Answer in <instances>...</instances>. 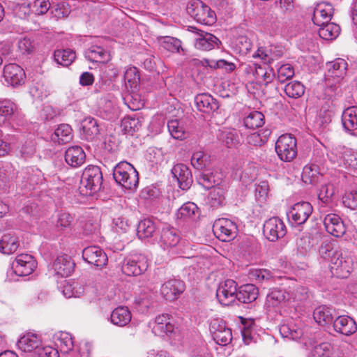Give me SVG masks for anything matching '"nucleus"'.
<instances>
[{
    "instance_id": "4be33fe9",
    "label": "nucleus",
    "mask_w": 357,
    "mask_h": 357,
    "mask_svg": "<svg viewBox=\"0 0 357 357\" xmlns=\"http://www.w3.org/2000/svg\"><path fill=\"white\" fill-rule=\"evenodd\" d=\"M324 225L326 230L335 237H340L345 233V227L341 218L336 214L331 213L325 216Z\"/></svg>"
},
{
    "instance_id": "6e6552de",
    "label": "nucleus",
    "mask_w": 357,
    "mask_h": 357,
    "mask_svg": "<svg viewBox=\"0 0 357 357\" xmlns=\"http://www.w3.org/2000/svg\"><path fill=\"white\" fill-rule=\"evenodd\" d=\"M263 233L269 241L275 242L285 236L287 229L282 220L273 217L264 222Z\"/></svg>"
},
{
    "instance_id": "f03ea898",
    "label": "nucleus",
    "mask_w": 357,
    "mask_h": 357,
    "mask_svg": "<svg viewBox=\"0 0 357 357\" xmlns=\"http://www.w3.org/2000/svg\"><path fill=\"white\" fill-rule=\"evenodd\" d=\"M102 174L98 166H89L83 172L80 180V190L83 194L91 195L101 188Z\"/></svg>"
},
{
    "instance_id": "338daca9",
    "label": "nucleus",
    "mask_w": 357,
    "mask_h": 357,
    "mask_svg": "<svg viewBox=\"0 0 357 357\" xmlns=\"http://www.w3.org/2000/svg\"><path fill=\"white\" fill-rule=\"evenodd\" d=\"M294 75V70L290 64H283L278 68V79L281 83L291 79Z\"/></svg>"
},
{
    "instance_id": "13d9d810",
    "label": "nucleus",
    "mask_w": 357,
    "mask_h": 357,
    "mask_svg": "<svg viewBox=\"0 0 357 357\" xmlns=\"http://www.w3.org/2000/svg\"><path fill=\"white\" fill-rule=\"evenodd\" d=\"M333 347L328 342H323L314 347L311 351L312 357H330Z\"/></svg>"
},
{
    "instance_id": "ea45409f",
    "label": "nucleus",
    "mask_w": 357,
    "mask_h": 357,
    "mask_svg": "<svg viewBox=\"0 0 357 357\" xmlns=\"http://www.w3.org/2000/svg\"><path fill=\"white\" fill-rule=\"evenodd\" d=\"M56 345L63 353H68L74 347L73 337L68 333L59 332L55 336Z\"/></svg>"
},
{
    "instance_id": "79ce46f5",
    "label": "nucleus",
    "mask_w": 357,
    "mask_h": 357,
    "mask_svg": "<svg viewBox=\"0 0 357 357\" xmlns=\"http://www.w3.org/2000/svg\"><path fill=\"white\" fill-rule=\"evenodd\" d=\"M210 155L202 151H195L191 157V165L198 170L208 167L211 162Z\"/></svg>"
},
{
    "instance_id": "09e8293b",
    "label": "nucleus",
    "mask_w": 357,
    "mask_h": 357,
    "mask_svg": "<svg viewBox=\"0 0 357 357\" xmlns=\"http://www.w3.org/2000/svg\"><path fill=\"white\" fill-rule=\"evenodd\" d=\"M271 132L270 130H264L261 132H255L249 135L247 138V142L253 146H261L268 140Z\"/></svg>"
},
{
    "instance_id": "ddd939ff",
    "label": "nucleus",
    "mask_w": 357,
    "mask_h": 357,
    "mask_svg": "<svg viewBox=\"0 0 357 357\" xmlns=\"http://www.w3.org/2000/svg\"><path fill=\"white\" fill-rule=\"evenodd\" d=\"M211 332L214 341L219 345L226 346L232 340L231 330L221 321L214 320L211 323Z\"/></svg>"
},
{
    "instance_id": "6ab92c4d",
    "label": "nucleus",
    "mask_w": 357,
    "mask_h": 357,
    "mask_svg": "<svg viewBox=\"0 0 357 357\" xmlns=\"http://www.w3.org/2000/svg\"><path fill=\"white\" fill-rule=\"evenodd\" d=\"M150 325L152 327L153 333L158 336L168 335L174 330V326L172 324L168 314L158 315L153 322H150Z\"/></svg>"
},
{
    "instance_id": "603ef678",
    "label": "nucleus",
    "mask_w": 357,
    "mask_h": 357,
    "mask_svg": "<svg viewBox=\"0 0 357 357\" xmlns=\"http://www.w3.org/2000/svg\"><path fill=\"white\" fill-rule=\"evenodd\" d=\"M62 292L66 298L79 297L83 293V288L76 282H67L63 285Z\"/></svg>"
},
{
    "instance_id": "b1692460",
    "label": "nucleus",
    "mask_w": 357,
    "mask_h": 357,
    "mask_svg": "<svg viewBox=\"0 0 357 357\" xmlns=\"http://www.w3.org/2000/svg\"><path fill=\"white\" fill-rule=\"evenodd\" d=\"M41 344L40 338L37 335L31 333L24 335L17 343L18 348L21 351L24 352L33 351L35 354Z\"/></svg>"
},
{
    "instance_id": "9b49d317",
    "label": "nucleus",
    "mask_w": 357,
    "mask_h": 357,
    "mask_svg": "<svg viewBox=\"0 0 357 357\" xmlns=\"http://www.w3.org/2000/svg\"><path fill=\"white\" fill-rule=\"evenodd\" d=\"M236 286L233 280H227L220 284L216 291V296L222 305H229L236 301L238 292Z\"/></svg>"
},
{
    "instance_id": "1a4fd4ad",
    "label": "nucleus",
    "mask_w": 357,
    "mask_h": 357,
    "mask_svg": "<svg viewBox=\"0 0 357 357\" xmlns=\"http://www.w3.org/2000/svg\"><path fill=\"white\" fill-rule=\"evenodd\" d=\"M313 208L310 203L301 202L295 204L287 213L289 222L293 225H301L304 224L310 215Z\"/></svg>"
},
{
    "instance_id": "de8ad7c7",
    "label": "nucleus",
    "mask_w": 357,
    "mask_h": 357,
    "mask_svg": "<svg viewBox=\"0 0 357 357\" xmlns=\"http://www.w3.org/2000/svg\"><path fill=\"white\" fill-rule=\"evenodd\" d=\"M319 178L317 166L306 165L302 172V180L305 183L315 184Z\"/></svg>"
},
{
    "instance_id": "f8f14e48",
    "label": "nucleus",
    "mask_w": 357,
    "mask_h": 357,
    "mask_svg": "<svg viewBox=\"0 0 357 357\" xmlns=\"http://www.w3.org/2000/svg\"><path fill=\"white\" fill-rule=\"evenodd\" d=\"M37 263L33 256L28 254H21L17 256L12 264V268L15 274L20 276L29 275L36 268Z\"/></svg>"
},
{
    "instance_id": "4c0bfd02",
    "label": "nucleus",
    "mask_w": 357,
    "mask_h": 357,
    "mask_svg": "<svg viewBox=\"0 0 357 357\" xmlns=\"http://www.w3.org/2000/svg\"><path fill=\"white\" fill-rule=\"evenodd\" d=\"M156 231V225L151 219H144L137 225V235L139 238H146L153 236Z\"/></svg>"
},
{
    "instance_id": "e433bc0d",
    "label": "nucleus",
    "mask_w": 357,
    "mask_h": 357,
    "mask_svg": "<svg viewBox=\"0 0 357 357\" xmlns=\"http://www.w3.org/2000/svg\"><path fill=\"white\" fill-rule=\"evenodd\" d=\"M19 246L17 237L10 234H4L0 239V252L10 255L15 252Z\"/></svg>"
},
{
    "instance_id": "6e6d98bb",
    "label": "nucleus",
    "mask_w": 357,
    "mask_h": 357,
    "mask_svg": "<svg viewBox=\"0 0 357 357\" xmlns=\"http://www.w3.org/2000/svg\"><path fill=\"white\" fill-rule=\"evenodd\" d=\"M167 128L170 135L176 139H183L185 137V131L179 125V122L176 119H172L168 121Z\"/></svg>"
},
{
    "instance_id": "052dcab7",
    "label": "nucleus",
    "mask_w": 357,
    "mask_h": 357,
    "mask_svg": "<svg viewBox=\"0 0 357 357\" xmlns=\"http://www.w3.org/2000/svg\"><path fill=\"white\" fill-rule=\"evenodd\" d=\"M162 45L165 49L172 52H179L180 50H183L181 41L174 37H165Z\"/></svg>"
},
{
    "instance_id": "7c9ffc66",
    "label": "nucleus",
    "mask_w": 357,
    "mask_h": 357,
    "mask_svg": "<svg viewBox=\"0 0 357 357\" xmlns=\"http://www.w3.org/2000/svg\"><path fill=\"white\" fill-rule=\"evenodd\" d=\"M82 135L86 140H93L100 133L98 121L91 116L86 117L81 123Z\"/></svg>"
},
{
    "instance_id": "5fc2aeb1",
    "label": "nucleus",
    "mask_w": 357,
    "mask_h": 357,
    "mask_svg": "<svg viewBox=\"0 0 357 357\" xmlns=\"http://www.w3.org/2000/svg\"><path fill=\"white\" fill-rule=\"evenodd\" d=\"M121 126L126 132L132 134L139 129L141 123L138 118L127 116L123 119Z\"/></svg>"
},
{
    "instance_id": "aec40b11",
    "label": "nucleus",
    "mask_w": 357,
    "mask_h": 357,
    "mask_svg": "<svg viewBox=\"0 0 357 357\" xmlns=\"http://www.w3.org/2000/svg\"><path fill=\"white\" fill-rule=\"evenodd\" d=\"M333 14V8L329 3L321 2L318 3L314 9L312 21L317 26L329 22Z\"/></svg>"
},
{
    "instance_id": "c756f323",
    "label": "nucleus",
    "mask_w": 357,
    "mask_h": 357,
    "mask_svg": "<svg viewBox=\"0 0 357 357\" xmlns=\"http://www.w3.org/2000/svg\"><path fill=\"white\" fill-rule=\"evenodd\" d=\"M85 57L90 61L97 63H107L110 59L108 51L98 45H92L84 52Z\"/></svg>"
},
{
    "instance_id": "5701e85b",
    "label": "nucleus",
    "mask_w": 357,
    "mask_h": 357,
    "mask_svg": "<svg viewBox=\"0 0 357 357\" xmlns=\"http://www.w3.org/2000/svg\"><path fill=\"white\" fill-rule=\"evenodd\" d=\"M333 323L335 331L344 335H350L357 330L356 321L349 316H339Z\"/></svg>"
},
{
    "instance_id": "0e129e2a",
    "label": "nucleus",
    "mask_w": 357,
    "mask_h": 357,
    "mask_svg": "<svg viewBox=\"0 0 357 357\" xmlns=\"http://www.w3.org/2000/svg\"><path fill=\"white\" fill-rule=\"evenodd\" d=\"M140 79L139 72L135 67H129L124 73V80L128 82L130 86L135 87Z\"/></svg>"
},
{
    "instance_id": "f704fd0d",
    "label": "nucleus",
    "mask_w": 357,
    "mask_h": 357,
    "mask_svg": "<svg viewBox=\"0 0 357 357\" xmlns=\"http://www.w3.org/2000/svg\"><path fill=\"white\" fill-rule=\"evenodd\" d=\"M226 191V188L222 185L211 189L207 199L208 204L214 208L225 205Z\"/></svg>"
},
{
    "instance_id": "a19ab883",
    "label": "nucleus",
    "mask_w": 357,
    "mask_h": 357,
    "mask_svg": "<svg viewBox=\"0 0 357 357\" xmlns=\"http://www.w3.org/2000/svg\"><path fill=\"white\" fill-rule=\"evenodd\" d=\"M54 58L58 64L68 66L76 58V54L74 51L70 49L57 50L54 51Z\"/></svg>"
},
{
    "instance_id": "0eeeda50",
    "label": "nucleus",
    "mask_w": 357,
    "mask_h": 357,
    "mask_svg": "<svg viewBox=\"0 0 357 357\" xmlns=\"http://www.w3.org/2000/svg\"><path fill=\"white\" fill-rule=\"evenodd\" d=\"M330 263L331 271L338 278H346L352 271L351 258L343 256L341 251L334 252L333 255H331Z\"/></svg>"
},
{
    "instance_id": "c9c22d12",
    "label": "nucleus",
    "mask_w": 357,
    "mask_h": 357,
    "mask_svg": "<svg viewBox=\"0 0 357 357\" xmlns=\"http://www.w3.org/2000/svg\"><path fill=\"white\" fill-rule=\"evenodd\" d=\"M314 319L320 325H325L333 322V310L326 305L317 307L313 312Z\"/></svg>"
},
{
    "instance_id": "2eb2a0df",
    "label": "nucleus",
    "mask_w": 357,
    "mask_h": 357,
    "mask_svg": "<svg viewBox=\"0 0 357 357\" xmlns=\"http://www.w3.org/2000/svg\"><path fill=\"white\" fill-rule=\"evenodd\" d=\"M302 299L303 298L301 296L291 294L285 289H274L267 294L266 304L268 307H274L283 303L290 302L291 301H301Z\"/></svg>"
},
{
    "instance_id": "f257e3e1",
    "label": "nucleus",
    "mask_w": 357,
    "mask_h": 357,
    "mask_svg": "<svg viewBox=\"0 0 357 357\" xmlns=\"http://www.w3.org/2000/svg\"><path fill=\"white\" fill-rule=\"evenodd\" d=\"M116 182L128 190H135L139 184V175L135 168L128 162H121L113 170Z\"/></svg>"
},
{
    "instance_id": "bf43d9fd",
    "label": "nucleus",
    "mask_w": 357,
    "mask_h": 357,
    "mask_svg": "<svg viewBox=\"0 0 357 357\" xmlns=\"http://www.w3.org/2000/svg\"><path fill=\"white\" fill-rule=\"evenodd\" d=\"M344 165L349 168L357 169V152L351 149H345L342 153Z\"/></svg>"
},
{
    "instance_id": "58836bf2",
    "label": "nucleus",
    "mask_w": 357,
    "mask_h": 357,
    "mask_svg": "<svg viewBox=\"0 0 357 357\" xmlns=\"http://www.w3.org/2000/svg\"><path fill=\"white\" fill-rule=\"evenodd\" d=\"M319 26L320 27L318 31L319 36L324 40H333L338 36L340 32V26L335 23H330V22Z\"/></svg>"
},
{
    "instance_id": "39448f33",
    "label": "nucleus",
    "mask_w": 357,
    "mask_h": 357,
    "mask_svg": "<svg viewBox=\"0 0 357 357\" xmlns=\"http://www.w3.org/2000/svg\"><path fill=\"white\" fill-rule=\"evenodd\" d=\"M16 179L17 183L22 188L31 190L34 189L36 185L41 184L44 177L39 169L28 167L17 172Z\"/></svg>"
},
{
    "instance_id": "680f3d73",
    "label": "nucleus",
    "mask_w": 357,
    "mask_h": 357,
    "mask_svg": "<svg viewBox=\"0 0 357 357\" xmlns=\"http://www.w3.org/2000/svg\"><path fill=\"white\" fill-rule=\"evenodd\" d=\"M29 5L31 10L37 15L46 13L50 7V3L47 0H33L29 1Z\"/></svg>"
},
{
    "instance_id": "dca6fc26",
    "label": "nucleus",
    "mask_w": 357,
    "mask_h": 357,
    "mask_svg": "<svg viewBox=\"0 0 357 357\" xmlns=\"http://www.w3.org/2000/svg\"><path fill=\"white\" fill-rule=\"evenodd\" d=\"M184 282L178 279H171L165 282L160 288L162 296L167 301H174L184 291Z\"/></svg>"
},
{
    "instance_id": "412c9836",
    "label": "nucleus",
    "mask_w": 357,
    "mask_h": 357,
    "mask_svg": "<svg viewBox=\"0 0 357 357\" xmlns=\"http://www.w3.org/2000/svg\"><path fill=\"white\" fill-rule=\"evenodd\" d=\"M174 177L176 178L179 188L188 190L192 183V176L190 169L183 164H176L172 169Z\"/></svg>"
},
{
    "instance_id": "72a5a7b5",
    "label": "nucleus",
    "mask_w": 357,
    "mask_h": 357,
    "mask_svg": "<svg viewBox=\"0 0 357 357\" xmlns=\"http://www.w3.org/2000/svg\"><path fill=\"white\" fill-rule=\"evenodd\" d=\"M344 128L349 132L357 130V107H349L342 114Z\"/></svg>"
},
{
    "instance_id": "4d7b16f0",
    "label": "nucleus",
    "mask_w": 357,
    "mask_h": 357,
    "mask_svg": "<svg viewBox=\"0 0 357 357\" xmlns=\"http://www.w3.org/2000/svg\"><path fill=\"white\" fill-rule=\"evenodd\" d=\"M280 333L284 337L289 338L291 340H297L300 338L302 335V331L296 328L294 326H291L289 324H283L280 328Z\"/></svg>"
},
{
    "instance_id": "a18cd8bd",
    "label": "nucleus",
    "mask_w": 357,
    "mask_h": 357,
    "mask_svg": "<svg viewBox=\"0 0 357 357\" xmlns=\"http://www.w3.org/2000/svg\"><path fill=\"white\" fill-rule=\"evenodd\" d=\"M72 129L68 124H61L54 130L52 139L59 144H65L71 139Z\"/></svg>"
},
{
    "instance_id": "e2e57ef3",
    "label": "nucleus",
    "mask_w": 357,
    "mask_h": 357,
    "mask_svg": "<svg viewBox=\"0 0 357 357\" xmlns=\"http://www.w3.org/2000/svg\"><path fill=\"white\" fill-rule=\"evenodd\" d=\"M197 210V206L192 202H187L182 205L176 213L178 218L187 219L195 215Z\"/></svg>"
},
{
    "instance_id": "473e14b6",
    "label": "nucleus",
    "mask_w": 357,
    "mask_h": 357,
    "mask_svg": "<svg viewBox=\"0 0 357 357\" xmlns=\"http://www.w3.org/2000/svg\"><path fill=\"white\" fill-rule=\"evenodd\" d=\"M258 296V289L252 284L241 286L236 296V299L243 303H250L255 301Z\"/></svg>"
},
{
    "instance_id": "864d4df0",
    "label": "nucleus",
    "mask_w": 357,
    "mask_h": 357,
    "mask_svg": "<svg viewBox=\"0 0 357 357\" xmlns=\"http://www.w3.org/2000/svg\"><path fill=\"white\" fill-rule=\"evenodd\" d=\"M335 188L333 183H328L321 185L319 189L318 198L324 204H328L334 195Z\"/></svg>"
},
{
    "instance_id": "49530a36",
    "label": "nucleus",
    "mask_w": 357,
    "mask_h": 357,
    "mask_svg": "<svg viewBox=\"0 0 357 357\" xmlns=\"http://www.w3.org/2000/svg\"><path fill=\"white\" fill-rule=\"evenodd\" d=\"M284 91L289 98L296 99L303 96L305 86L301 82L294 81L286 84Z\"/></svg>"
},
{
    "instance_id": "2f4dec72",
    "label": "nucleus",
    "mask_w": 357,
    "mask_h": 357,
    "mask_svg": "<svg viewBox=\"0 0 357 357\" xmlns=\"http://www.w3.org/2000/svg\"><path fill=\"white\" fill-rule=\"evenodd\" d=\"M180 241V236L175 228L163 227L160 233V243L164 248L176 246Z\"/></svg>"
},
{
    "instance_id": "69168bd1",
    "label": "nucleus",
    "mask_w": 357,
    "mask_h": 357,
    "mask_svg": "<svg viewBox=\"0 0 357 357\" xmlns=\"http://www.w3.org/2000/svg\"><path fill=\"white\" fill-rule=\"evenodd\" d=\"M73 220V216L68 213H60L58 215L56 227L59 231L67 229L70 227Z\"/></svg>"
},
{
    "instance_id": "4468645a",
    "label": "nucleus",
    "mask_w": 357,
    "mask_h": 357,
    "mask_svg": "<svg viewBox=\"0 0 357 357\" xmlns=\"http://www.w3.org/2000/svg\"><path fill=\"white\" fill-rule=\"evenodd\" d=\"M82 257L87 263L96 267L105 266L108 261L106 253L98 246H89L82 251Z\"/></svg>"
},
{
    "instance_id": "774afa93",
    "label": "nucleus",
    "mask_w": 357,
    "mask_h": 357,
    "mask_svg": "<svg viewBox=\"0 0 357 357\" xmlns=\"http://www.w3.org/2000/svg\"><path fill=\"white\" fill-rule=\"evenodd\" d=\"M114 229L117 233H126L130 228L129 220L124 216H119L113 220Z\"/></svg>"
},
{
    "instance_id": "a878e982",
    "label": "nucleus",
    "mask_w": 357,
    "mask_h": 357,
    "mask_svg": "<svg viewBox=\"0 0 357 357\" xmlns=\"http://www.w3.org/2000/svg\"><path fill=\"white\" fill-rule=\"evenodd\" d=\"M195 103L197 109L204 113H210L219 108L218 101L208 93L197 95L195 97Z\"/></svg>"
},
{
    "instance_id": "7ed1b4c3",
    "label": "nucleus",
    "mask_w": 357,
    "mask_h": 357,
    "mask_svg": "<svg viewBox=\"0 0 357 357\" xmlns=\"http://www.w3.org/2000/svg\"><path fill=\"white\" fill-rule=\"evenodd\" d=\"M275 151L282 161H292L297 155L296 138L290 134L280 136L275 142Z\"/></svg>"
},
{
    "instance_id": "bb28decb",
    "label": "nucleus",
    "mask_w": 357,
    "mask_h": 357,
    "mask_svg": "<svg viewBox=\"0 0 357 357\" xmlns=\"http://www.w3.org/2000/svg\"><path fill=\"white\" fill-rule=\"evenodd\" d=\"M65 160L70 166L78 167L84 163L86 154L82 147L73 146L66 151Z\"/></svg>"
},
{
    "instance_id": "20e7f679",
    "label": "nucleus",
    "mask_w": 357,
    "mask_h": 357,
    "mask_svg": "<svg viewBox=\"0 0 357 357\" xmlns=\"http://www.w3.org/2000/svg\"><path fill=\"white\" fill-rule=\"evenodd\" d=\"M187 13L197 22L210 24L214 22V13L200 0L190 1L186 8Z\"/></svg>"
},
{
    "instance_id": "393cba45",
    "label": "nucleus",
    "mask_w": 357,
    "mask_h": 357,
    "mask_svg": "<svg viewBox=\"0 0 357 357\" xmlns=\"http://www.w3.org/2000/svg\"><path fill=\"white\" fill-rule=\"evenodd\" d=\"M197 182L206 189H213L217 186H220L222 181V175L217 171L211 172L205 169L202 172L197 178Z\"/></svg>"
},
{
    "instance_id": "cd10ccee",
    "label": "nucleus",
    "mask_w": 357,
    "mask_h": 357,
    "mask_svg": "<svg viewBox=\"0 0 357 357\" xmlns=\"http://www.w3.org/2000/svg\"><path fill=\"white\" fill-rule=\"evenodd\" d=\"M55 274L62 278L69 276L74 269V263L68 255L58 257L53 264Z\"/></svg>"
},
{
    "instance_id": "f3484780",
    "label": "nucleus",
    "mask_w": 357,
    "mask_h": 357,
    "mask_svg": "<svg viewBox=\"0 0 357 357\" xmlns=\"http://www.w3.org/2000/svg\"><path fill=\"white\" fill-rule=\"evenodd\" d=\"M197 37L195 39V47L201 50L209 51L218 47L220 40L212 33L196 29Z\"/></svg>"
},
{
    "instance_id": "423d86ee",
    "label": "nucleus",
    "mask_w": 357,
    "mask_h": 357,
    "mask_svg": "<svg viewBox=\"0 0 357 357\" xmlns=\"http://www.w3.org/2000/svg\"><path fill=\"white\" fill-rule=\"evenodd\" d=\"M147 268L148 263L145 256L132 254L125 258L121 270L126 275L137 276L141 275Z\"/></svg>"
},
{
    "instance_id": "c85d7f7f",
    "label": "nucleus",
    "mask_w": 357,
    "mask_h": 357,
    "mask_svg": "<svg viewBox=\"0 0 357 357\" xmlns=\"http://www.w3.org/2000/svg\"><path fill=\"white\" fill-rule=\"evenodd\" d=\"M131 319V312L127 307H118L112 312L110 315L111 322L119 327L128 325Z\"/></svg>"
},
{
    "instance_id": "8fccbe9b",
    "label": "nucleus",
    "mask_w": 357,
    "mask_h": 357,
    "mask_svg": "<svg viewBox=\"0 0 357 357\" xmlns=\"http://www.w3.org/2000/svg\"><path fill=\"white\" fill-rule=\"evenodd\" d=\"M15 105L8 100L0 102V125L6 123L12 116Z\"/></svg>"
},
{
    "instance_id": "3c124183",
    "label": "nucleus",
    "mask_w": 357,
    "mask_h": 357,
    "mask_svg": "<svg viewBox=\"0 0 357 357\" xmlns=\"http://www.w3.org/2000/svg\"><path fill=\"white\" fill-rule=\"evenodd\" d=\"M329 72L331 73L334 77H342L346 73L347 63L342 59H337L334 61L328 64Z\"/></svg>"
},
{
    "instance_id": "c03bdc74",
    "label": "nucleus",
    "mask_w": 357,
    "mask_h": 357,
    "mask_svg": "<svg viewBox=\"0 0 357 357\" xmlns=\"http://www.w3.org/2000/svg\"><path fill=\"white\" fill-rule=\"evenodd\" d=\"M243 123L248 128H258L264 124V115L258 111L251 112L244 118Z\"/></svg>"
},
{
    "instance_id": "37998d69",
    "label": "nucleus",
    "mask_w": 357,
    "mask_h": 357,
    "mask_svg": "<svg viewBox=\"0 0 357 357\" xmlns=\"http://www.w3.org/2000/svg\"><path fill=\"white\" fill-rule=\"evenodd\" d=\"M282 55V52L280 50H266L263 47H259L257 52L254 54V57L260 58L265 63H271Z\"/></svg>"
},
{
    "instance_id": "a211bd4d",
    "label": "nucleus",
    "mask_w": 357,
    "mask_h": 357,
    "mask_svg": "<svg viewBox=\"0 0 357 357\" xmlns=\"http://www.w3.org/2000/svg\"><path fill=\"white\" fill-rule=\"evenodd\" d=\"M3 77L8 84L15 86L24 83L25 74L20 66L15 63H9L3 68Z\"/></svg>"
},
{
    "instance_id": "9d476101",
    "label": "nucleus",
    "mask_w": 357,
    "mask_h": 357,
    "mask_svg": "<svg viewBox=\"0 0 357 357\" xmlns=\"http://www.w3.org/2000/svg\"><path fill=\"white\" fill-rule=\"evenodd\" d=\"M236 223L227 218L218 219L213 225V231L222 241L227 242L234 239L237 234Z\"/></svg>"
}]
</instances>
